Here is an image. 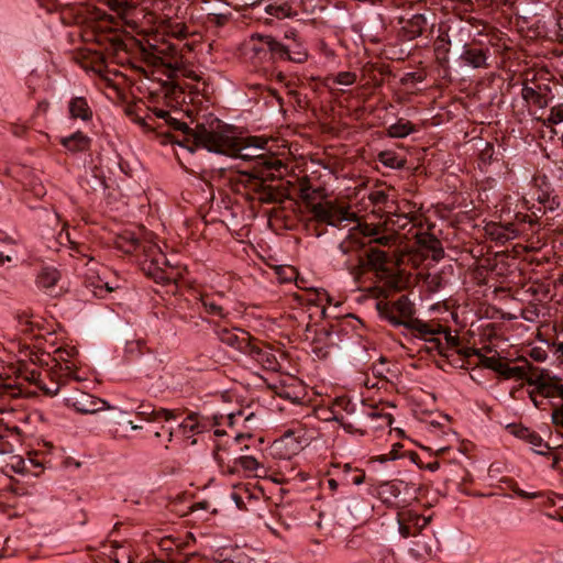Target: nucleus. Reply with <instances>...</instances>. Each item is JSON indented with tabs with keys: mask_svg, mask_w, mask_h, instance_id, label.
I'll return each instance as SVG.
<instances>
[{
	"mask_svg": "<svg viewBox=\"0 0 563 563\" xmlns=\"http://www.w3.org/2000/svg\"><path fill=\"white\" fill-rule=\"evenodd\" d=\"M117 288V286H112L110 285L109 283H102L101 280H99L96 285H95V295L98 296V297H103L104 294H108V292H111L113 291L114 289Z\"/></svg>",
	"mask_w": 563,
	"mask_h": 563,
	"instance_id": "obj_43",
	"label": "nucleus"
},
{
	"mask_svg": "<svg viewBox=\"0 0 563 563\" xmlns=\"http://www.w3.org/2000/svg\"><path fill=\"white\" fill-rule=\"evenodd\" d=\"M59 143L69 153L76 154L87 152L91 146V139L81 131H77L68 136L60 137Z\"/></svg>",
	"mask_w": 563,
	"mask_h": 563,
	"instance_id": "obj_14",
	"label": "nucleus"
},
{
	"mask_svg": "<svg viewBox=\"0 0 563 563\" xmlns=\"http://www.w3.org/2000/svg\"><path fill=\"white\" fill-rule=\"evenodd\" d=\"M540 498L542 499V505L544 507L558 506L559 508L563 509V495L550 493L548 495L542 494V497Z\"/></svg>",
	"mask_w": 563,
	"mask_h": 563,
	"instance_id": "obj_35",
	"label": "nucleus"
},
{
	"mask_svg": "<svg viewBox=\"0 0 563 563\" xmlns=\"http://www.w3.org/2000/svg\"><path fill=\"white\" fill-rule=\"evenodd\" d=\"M444 335V341L439 338H431L429 340V349L435 350L440 355L451 358L454 356V352L459 349L461 340L459 335H453L449 328L443 327L442 333Z\"/></svg>",
	"mask_w": 563,
	"mask_h": 563,
	"instance_id": "obj_12",
	"label": "nucleus"
},
{
	"mask_svg": "<svg viewBox=\"0 0 563 563\" xmlns=\"http://www.w3.org/2000/svg\"><path fill=\"white\" fill-rule=\"evenodd\" d=\"M378 161L386 167L401 169L405 167L406 161L400 158L393 151H383L378 154Z\"/></svg>",
	"mask_w": 563,
	"mask_h": 563,
	"instance_id": "obj_28",
	"label": "nucleus"
},
{
	"mask_svg": "<svg viewBox=\"0 0 563 563\" xmlns=\"http://www.w3.org/2000/svg\"><path fill=\"white\" fill-rule=\"evenodd\" d=\"M402 484V482L400 483H386L383 485V488H384V492L385 493H389L391 496L394 497H398V495L400 494V485Z\"/></svg>",
	"mask_w": 563,
	"mask_h": 563,
	"instance_id": "obj_49",
	"label": "nucleus"
},
{
	"mask_svg": "<svg viewBox=\"0 0 563 563\" xmlns=\"http://www.w3.org/2000/svg\"><path fill=\"white\" fill-rule=\"evenodd\" d=\"M57 354H58L59 358L65 362V367L64 368L62 367V371H65L66 375H69L71 373V371H73V367H74V364H71L69 362V360L67 358L68 356H70V353L67 352V351L58 350Z\"/></svg>",
	"mask_w": 563,
	"mask_h": 563,
	"instance_id": "obj_48",
	"label": "nucleus"
},
{
	"mask_svg": "<svg viewBox=\"0 0 563 563\" xmlns=\"http://www.w3.org/2000/svg\"><path fill=\"white\" fill-rule=\"evenodd\" d=\"M420 243L422 246L431 251L432 258L434 261H440L444 256V250L442 247V244L440 240L434 238L433 235H427L422 239H420Z\"/></svg>",
	"mask_w": 563,
	"mask_h": 563,
	"instance_id": "obj_27",
	"label": "nucleus"
},
{
	"mask_svg": "<svg viewBox=\"0 0 563 563\" xmlns=\"http://www.w3.org/2000/svg\"><path fill=\"white\" fill-rule=\"evenodd\" d=\"M146 252L148 253L147 256L151 257V264L157 271V274L155 275L157 282H169L170 277L165 276L163 271V267L170 265L166 255L156 245H151Z\"/></svg>",
	"mask_w": 563,
	"mask_h": 563,
	"instance_id": "obj_18",
	"label": "nucleus"
},
{
	"mask_svg": "<svg viewBox=\"0 0 563 563\" xmlns=\"http://www.w3.org/2000/svg\"><path fill=\"white\" fill-rule=\"evenodd\" d=\"M560 207V201L556 197H551L547 205H544V208L550 211H554Z\"/></svg>",
	"mask_w": 563,
	"mask_h": 563,
	"instance_id": "obj_58",
	"label": "nucleus"
},
{
	"mask_svg": "<svg viewBox=\"0 0 563 563\" xmlns=\"http://www.w3.org/2000/svg\"><path fill=\"white\" fill-rule=\"evenodd\" d=\"M69 118L89 122L92 119V109L85 97H74L68 103Z\"/></svg>",
	"mask_w": 563,
	"mask_h": 563,
	"instance_id": "obj_17",
	"label": "nucleus"
},
{
	"mask_svg": "<svg viewBox=\"0 0 563 563\" xmlns=\"http://www.w3.org/2000/svg\"><path fill=\"white\" fill-rule=\"evenodd\" d=\"M334 81L339 85L351 86L356 81V75L351 71H341L336 75Z\"/></svg>",
	"mask_w": 563,
	"mask_h": 563,
	"instance_id": "obj_38",
	"label": "nucleus"
},
{
	"mask_svg": "<svg viewBox=\"0 0 563 563\" xmlns=\"http://www.w3.org/2000/svg\"><path fill=\"white\" fill-rule=\"evenodd\" d=\"M137 413L150 421H169L177 418V412L175 410H169L165 408L155 409L151 405L143 404L139 406Z\"/></svg>",
	"mask_w": 563,
	"mask_h": 563,
	"instance_id": "obj_20",
	"label": "nucleus"
},
{
	"mask_svg": "<svg viewBox=\"0 0 563 563\" xmlns=\"http://www.w3.org/2000/svg\"><path fill=\"white\" fill-rule=\"evenodd\" d=\"M218 338L224 344L232 346L243 353L250 354L253 358L262 363L271 364L272 354L250 343V334L240 329L219 328Z\"/></svg>",
	"mask_w": 563,
	"mask_h": 563,
	"instance_id": "obj_4",
	"label": "nucleus"
},
{
	"mask_svg": "<svg viewBox=\"0 0 563 563\" xmlns=\"http://www.w3.org/2000/svg\"><path fill=\"white\" fill-rule=\"evenodd\" d=\"M388 254L378 247L371 246L365 257L357 255V263L355 265H347L351 275L358 277L366 271H373L379 278H387V284L390 287L397 288L398 277L388 267Z\"/></svg>",
	"mask_w": 563,
	"mask_h": 563,
	"instance_id": "obj_2",
	"label": "nucleus"
},
{
	"mask_svg": "<svg viewBox=\"0 0 563 563\" xmlns=\"http://www.w3.org/2000/svg\"><path fill=\"white\" fill-rule=\"evenodd\" d=\"M336 406L342 407V409L347 413H353L355 409V405L352 404L351 400L346 398H338Z\"/></svg>",
	"mask_w": 563,
	"mask_h": 563,
	"instance_id": "obj_50",
	"label": "nucleus"
},
{
	"mask_svg": "<svg viewBox=\"0 0 563 563\" xmlns=\"http://www.w3.org/2000/svg\"><path fill=\"white\" fill-rule=\"evenodd\" d=\"M489 48H484L471 44H465L463 46V52L460 55V59L467 66L472 68H488L489 64L487 63L489 57Z\"/></svg>",
	"mask_w": 563,
	"mask_h": 563,
	"instance_id": "obj_11",
	"label": "nucleus"
},
{
	"mask_svg": "<svg viewBox=\"0 0 563 563\" xmlns=\"http://www.w3.org/2000/svg\"><path fill=\"white\" fill-rule=\"evenodd\" d=\"M195 416L189 415L180 424L184 429H189L190 431H198V424L195 423Z\"/></svg>",
	"mask_w": 563,
	"mask_h": 563,
	"instance_id": "obj_51",
	"label": "nucleus"
},
{
	"mask_svg": "<svg viewBox=\"0 0 563 563\" xmlns=\"http://www.w3.org/2000/svg\"><path fill=\"white\" fill-rule=\"evenodd\" d=\"M154 114L157 117V118H161V119H164L166 122L169 120L170 118V114L168 111L166 110H163V109H157L155 110Z\"/></svg>",
	"mask_w": 563,
	"mask_h": 563,
	"instance_id": "obj_63",
	"label": "nucleus"
},
{
	"mask_svg": "<svg viewBox=\"0 0 563 563\" xmlns=\"http://www.w3.org/2000/svg\"><path fill=\"white\" fill-rule=\"evenodd\" d=\"M529 385L537 386V391L541 398H562L563 384L558 376H550L543 372L529 378Z\"/></svg>",
	"mask_w": 563,
	"mask_h": 563,
	"instance_id": "obj_8",
	"label": "nucleus"
},
{
	"mask_svg": "<svg viewBox=\"0 0 563 563\" xmlns=\"http://www.w3.org/2000/svg\"><path fill=\"white\" fill-rule=\"evenodd\" d=\"M253 87L260 91L261 97H263L265 99L275 98L279 106L283 104V99L276 89L261 85V84L254 85Z\"/></svg>",
	"mask_w": 563,
	"mask_h": 563,
	"instance_id": "obj_36",
	"label": "nucleus"
},
{
	"mask_svg": "<svg viewBox=\"0 0 563 563\" xmlns=\"http://www.w3.org/2000/svg\"><path fill=\"white\" fill-rule=\"evenodd\" d=\"M487 234L495 241L505 243L517 238L518 232L512 223L506 225L489 223L486 225Z\"/></svg>",
	"mask_w": 563,
	"mask_h": 563,
	"instance_id": "obj_19",
	"label": "nucleus"
},
{
	"mask_svg": "<svg viewBox=\"0 0 563 563\" xmlns=\"http://www.w3.org/2000/svg\"><path fill=\"white\" fill-rule=\"evenodd\" d=\"M416 132L415 125L410 121L398 120L387 129V135L394 139H402Z\"/></svg>",
	"mask_w": 563,
	"mask_h": 563,
	"instance_id": "obj_24",
	"label": "nucleus"
},
{
	"mask_svg": "<svg viewBox=\"0 0 563 563\" xmlns=\"http://www.w3.org/2000/svg\"><path fill=\"white\" fill-rule=\"evenodd\" d=\"M159 545L164 551H174L178 550L181 543L175 538L167 537L161 541Z\"/></svg>",
	"mask_w": 563,
	"mask_h": 563,
	"instance_id": "obj_42",
	"label": "nucleus"
},
{
	"mask_svg": "<svg viewBox=\"0 0 563 563\" xmlns=\"http://www.w3.org/2000/svg\"><path fill=\"white\" fill-rule=\"evenodd\" d=\"M263 45L272 53L274 58L301 64L308 58V51L298 37L292 42L280 43L271 35L261 36Z\"/></svg>",
	"mask_w": 563,
	"mask_h": 563,
	"instance_id": "obj_6",
	"label": "nucleus"
},
{
	"mask_svg": "<svg viewBox=\"0 0 563 563\" xmlns=\"http://www.w3.org/2000/svg\"><path fill=\"white\" fill-rule=\"evenodd\" d=\"M322 189L321 188H313L308 179H303L300 181L299 185V195L300 198L306 203L308 210L310 211V208L312 205H317L314 200L318 196H320Z\"/></svg>",
	"mask_w": 563,
	"mask_h": 563,
	"instance_id": "obj_23",
	"label": "nucleus"
},
{
	"mask_svg": "<svg viewBox=\"0 0 563 563\" xmlns=\"http://www.w3.org/2000/svg\"><path fill=\"white\" fill-rule=\"evenodd\" d=\"M481 355V351L478 349H475V347H463V349H457L455 352H454V356H457L459 360L462 362L459 366L460 367H464V361L465 360H468L471 356H479Z\"/></svg>",
	"mask_w": 563,
	"mask_h": 563,
	"instance_id": "obj_37",
	"label": "nucleus"
},
{
	"mask_svg": "<svg viewBox=\"0 0 563 563\" xmlns=\"http://www.w3.org/2000/svg\"><path fill=\"white\" fill-rule=\"evenodd\" d=\"M37 386L49 396H55L59 391L60 385L57 382H51L49 385L45 384L41 378L37 382Z\"/></svg>",
	"mask_w": 563,
	"mask_h": 563,
	"instance_id": "obj_40",
	"label": "nucleus"
},
{
	"mask_svg": "<svg viewBox=\"0 0 563 563\" xmlns=\"http://www.w3.org/2000/svg\"><path fill=\"white\" fill-rule=\"evenodd\" d=\"M563 462V455L560 456V455H554L553 459H552V464H551V467L553 470H560L561 466H560V463Z\"/></svg>",
	"mask_w": 563,
	"mask_h": 563,
	"instance_id": "obj_64",
	"label": "nucleus"
},
{
	"mask_svg": "<svg viewBox=\"0 0 563 563\" xmlns=\"http://www.w3.org/2000/svg\"><path fill=\"white\" fill-rule=\"evenodd\" d=\"M357 228L363 236L374 239L378 234V229L376 227L357 223Z\"/></svg>",
	"mask_w": 563,
	"mask_h": 563,
	"instance_id": "obj_47",
	"label": "nucleus"
},
{
	"mask_svg": "<svg viewBox=\"0 0 563 563\" xmlns=\"http://www.w3.org/2000/svg\"><path fill=\"white\" fill-rule=\"evenodd\" d=\"M352 472V467L350 464H345L343 466V477L341 478L342 484L344 485H361L364 483L365 479V473L361 470H354V474L350 475Z\"/></svg>",
	"mask_w": 563,
	"mask_h": 563,
	"instance_id": "obj_30",
	"label": "nucleus"
},
{
	"mask_svg": "<svg viewBox=\"0 0 563 563\" xmlns=\"http://www.w3.org/2000/svg\"><path fill=\"white\" fill-rule=\"evenodd\" d=\"M59 279V272L56 268L45 267L37 276V285L43 288H51L56 285Z\"/></svg>",
	"mask_w": 563,
	"mask_h": 563,
	"instance_id": "obj_26",
	"label": "nucleus"
},
{
	"mask_svg": "<svg viewBox=\"0 0 563 563\" xmlns=\"http://www.w3.org/2000/svg\"><path fill=\"white\" fill-rule=\"evenodd\" d=\"M311 220L318 223L341 227L343 222H357L351 207L338 200H322L310 208Z\"/></svg>",
	"mask_w": 563,
	"mask_h": 563,
	"instance_id": "obj_3",
	"label": "nucleus"
},
{
	"mask_svg": "<svg viewBox=\"0 0 563 563\" xmlns=\"http://www.w3.org/2000/svg\"><path fill=\"white\" fill-rule=\"evenodd\" d=\"M353 247H354V241H352V240H345L339 244V250L343 254H349Z\"/></svg>",
	"mask_w": 563,
	"mask_h": 563,
	"instance_id": "obj_56",
	"label": "nucleus"
},
{
	"mask_svg": "<svg viewBox=\"0 0 563 563\" xmlns=\"http://www.w3.org/2000/svg\"><path fill=\"white\" fill-rule=\"evenodd\" d=\"M479 358V365L485 367V368H488V369H492L494 372H496L497 374H501V369H503V366H504V362L503 360L498 356H486L484 354L481 353V355L478 356Z\"/></svg>",
	"mask_w": 563,
	"mask_h": 563,
	"instance_id": "obj_32",
	"label": "nucleus"
},
{
	"mask_svg": "<svg viewBox=\"0 0 563 563\" xmlns=\"http://www.w3.org/2000/svg\"><path fill=\"white\" fill-rule=\"evenodd\" d=\"M415 214L410 213H396L394 218L390 219L393 225H396L399 229H406L413 220Z\"/></svg>",
	"mask_w": 563,
	"mask_h": 563,
	"instance_id": "obj_34",
	"label": "nucleus"
},
{
	"mask_svg": "<svg viewBox=\"0 0 563 563\" xmlns=\"http://www.w3.org/2000/svg\"><path fill=\"white\" fill-rule=\"evenodd\" d=\"M19 325H20L21 332H23V333H30L33 330L32 322L30 320H27V318H25V317L19 318Z\"/></svg>",
	"mask_w": 563,
	"mask_h": 563,
	"instance_id": "obj_55",
	"label": "nucleus"
},
{
	"mask_svg": "<svg viewBox=\"0 0 563 563\" xmlns=\"http://www.w3.org/2000/svg\"><path fill=\"white\" fill-rule=\"evenodd\" d=\"M336 422L340 423V426L347 432L352 433L354 432V427L352 423L345 422L344 418L342 416H334L333 418Z\"/></svg>",
	"mask_w": 563,
	"mask_h": 563,
	"instance_id": "obj_57",
	"label": "nucleus"
},
{
	"mask_svg": "<svg viewBox=\"0 0 563 563\" xmlns=\"http://www.w3.org/2000/svg\"><path fill=\"white\" fill-rule=\"evenodd\" d=\"M539 372L540 371L537 367H533L529 362H526L520 366H510L508 363L504 362L500 376H503L505 379L515 378L526 380L529 384V378L531 376L538 375Z\"/></svg>",
	"mask_w": 563,
	"mask_h": 563,
	"instance_id": "obj_15",
	"label": "nucleus"
},
{
	"mask_svg": "<svg viewBox=\"0 0 563 563\" xmlns=\"http://www.w3.org/2000/svg\"><path fill=\"white\" fill-rule=\"evenodd\" d=\"M346 508L354 519H360L367 514V505L357 496L347 498Z\"/></svg>",
	"mask_w": 563,
	"mask_h": 563,
	"instance_id": "obj_29",
	"label": "nucleus"
},
{
	"mask_svg": "<svg viewBox=\"0 0 563 563\" xmlns=\"http://www.w3.org/2000/svg\"><path fill=\"white\" fill-rule=\"evenodd\" d=\"M372 372L376 377L386 378V373L388 369L386 368L385 358L382 357L379 364H374L372 366Z\"/></svg>",
	"mask_w": 563,
	"mask_h": 563,
	"instance_id": "obj_46",
	"label": "nucleus"
},
{
	"mask_svg": "<svg viewBox=\"0 0 563 563\" xmlns=\"http://www.w3.org/2000/svg\"><path fill=\"white\" fill-rule=\"evenodd\" d=\"M554 354L558 360H563V342H553Z\"/></svg>",
	"mask_w": 563,
	"mask_h": 563,
	"instance_id": "obj_59",
	"label": "nucleus"
},
{
	"mask_svg": "<svg viewBox=\"0 0 563 563\" xmlns=\"http://www.w3.org/2000/svg\"><path fill=\"white\" fill-rule=\"evenodd\" d=\"M399 533L404 538H408L412 534L410 531V527L405 525L402 521H399Z\"/></svg>",
	"mask_w": 563,
	"mask_h": 563,
	"instance_id": "obj_62",
	"label": "nucleus"
},
{
	"mask_svg": "<svg viewBox=\"0 0 563 563\" xmlns=\"http://www.w3.org/2000/svg\"><path fill=\"white\" fill-rule=\"evenodd\" d=\"M272 176V172L261 174L240 173L236 177V185L254 191L262 203H275L282 200V195L279 190L266 184V180Z\"/></svg>",
	"mask_w": 563,
	"mask_h": 563,
	"instance_id": "obj_5",
	"label": "nucleus"
},
{
	"mask_svg": "<svg viewBox=\"0 0 563 563\" xmlns=\"http://www.w3.org/2000/svg\"><path fill=\"white\" fill-rule=\"evenodd\" d=\"M377 309L380 316L387 319L393 325H404L407 321L402 319H409L415 312L412 302L407 296L399 297L396 301L389 306L388 303L378 302Z\"/></svg>",
	"mask_w": 563,
	"mask_h": 563,
	"instance_id": "obj_7",
	"label": "nucleus"
},
{
	"mask_svg": "<svg viewBox=\"0 0 563 563\" xmlns=\"http://www.w3.org/2000/svg\"><path fill=\"white\" fill-rule=\"evenodd\" d=\"M550 124H559L563 122V104H559L553 107L550 111V114L547 119Z\"/></svg>",
	"mask_w": 563,
	"mask_h": 563,
	"instance_id": "obj_39",
	"label": "nucleus"
},
{
	"mask_svg": "<svg viewBox=\"0 0 563 563\" xmlns=\"http://www.w3.org/2000/svg\"><path fill=\"white\" fill-rule=\"evenodd\" d=\"M404 325L408 329L416 331L428 343L431 338H437L443 331V327L439 323H430L419 319L407 320Z\"/></svg>",
	"mask_w": 563,
	"mask_h": 563,
	"instance_id": "obj_16",
	"label": "nucleus"
},
{
	"mask_svg": "<svg viewBox=\"0 0 563 563\" xmlns=\"http://www.w3.org/2000/svg\"><path fill=\"white\" fill-rule=\"evenodd\" d=\"M394 241H395V238H394V235H390V234L389 235H380V236L376 235L372 240V242H374L376 244H379V245H384V246L390 245L391 242H394Z\"/></svg>",
	"mask_w": 563,
	"mask_h": 563,
	"instance_id": "obj_53",
	"label": "nucleus"
},
{
	"mask_svg": "<svg viewBox=\"0 0 563 563\" xmlns=\"http://www.w3.org/2000/svg\"><path fill=\"white\" fill-rule=\"evenodd\" d=\"M521 96L523 100L527 102H531L539 108H545L549 103L548 98L541 91V86H538V88L530 87L528 85H525L521 89Z\"/></svg>",
	"mask_w": 563,
	"mask_h": 563,
	"instance_id": "obj_22",
	"label": "nucleus"
},
{
	"mask_svg": "<svg viewBox=\"0 0 563 563\" xmlns=\"http://www.w3.org/2000/svg\"><path fill=\"white\" fill-rule=\"evenodd\" d=\"M238 466H241L245 472H254L256 476H262L258 472L263 471L265 473V467L257 462V460L250 455H242L235 457L233 461V465H229V472L235 473L238 471Z\"/></svg>",
	"mask_w": 563,
	"mask_h": 563,
	"instance_id": "obj_21",
	"label": "nucleus"
},
{
	"mask_svg": "<svg viewBox=\"0 0 563 563\" xmlns=\"http://www.w3.org/2000/svg\"><path fill=\"white\" fill-rule=\"evenodd\" d=\"M67 401L77 412L84 415L96 413L106 408H109L103 399L97 398L86 393H80L74 397H70Z\"/></svg>",
	"mask_w": 563,
	"mask_h": 563,
	"instance_id": "obj_10",
	"label": "nucleus"
},
{
	"mask_svg": "<svg viewBox=\"0 0 563 563\" xmlns=\"http://www.w3.org/2000/svg\"><path fill=\"white\" fill-rule=\"evenodd\" d=\"M511 490L520 498L523 499H536L542 497V493H528L521 489L517 484L511 485Z\"/></svg>",
	"mask_w": 563,
	"mask_h": 563,
	"instance_id": "obj_41",
	"label": "nucleus"
},
{
	"mask_svg": "<svg viewBox=\"0 0 563 563\" xmlns=\"http://www.w3.org/2000/svg\"><path fill=\"white\" fill-rule=\"evenodd\" d=\"M224 452H225L224 450L218 448L214 451V453H213V456H214L216 461L219 463L220 466H222L224 464V462H225V459H224V455H223Z\"/></svg>",
	"mask_w": 563,
	"mask_h": 563,
	"instance_id": "obj_61",
	"label": "nucleus"
},
{
	"mask_svg": "<svg viewBox=\"0 0 563 563\" xmlns=\"http://www.w3.org/2000/svg\"><path fill=\"white\" fill-rule=\"evenodd\" d=\"M529 396H530V399L532 400L533 405L537 407V408H541L542 405H543V400L545 398H541L540 394L537 391V386H534V389H532L530 393H529Z\"/></svg>",
	"mask_w": 563,
	"mask_h": 563,
	"instance_id": "obj_54",
	"label": "nucleus"
},
{
	"mask_svg": "<svg viewBox=\"0 0 563 563\" xmlns=\"http://www.w3.org/2000/svg\"><path fill=\"white\" fill-rule=\"evenodd\" d=\"M266 12L277 19L289 18L292 15L291 7L288 4H269L266 8Z\"/></svg>",
	"mask_w": 563,
	"mask_h": 563,
	"instance_id": "obj_33",
	"label": "nucleus"
},
{
	"mask_svg": "<svg viewBox=\"0 0 563 563\" xmlns=\"http://www.w3.org/2000/svg\"><path fill=\"white\" fill-rule=\"evenodd\" d=\"M411 24L418 29V34H421L422 27L426 24V18L422 14H416L411 19Z\"/></svg>",
	"mask_w": 563,
	"mask_h": 563,
	"instance_id": "obj_52",
	"label": "nucleus"
},
{
	"mask_svg": "<svg viewBox=\"0 0 563 563\" xmlns=\"http://www.w3.org/2000/svg\"><path fill=\"white\" fill-rule=\"evenodd\" d=\"M141 246L142 243L135 236H131L129 240H126V245L120 244V247L123 249L126 253H132L139 250Z\"/></svg>",
	"mask_w": 563,
	"mask_h": 563,
	"instance_id": "obj_45",
	"label": "nucleus"
},
{
	"mask_svg": "<svg viewBox=\"0 0 563 563\" xmlns=\"http://www.w3.org/2000/svg\"><path fill=\"white\" fill-rule=\"evenodd\" d=\"M201 303L205 308V311L219 319H224L227 317V312L223 307L218 302V299L213 296L205 295L201 297Z\"/></svg>",
	"mask_w": 563,
	"mask_h": 563,
	"instance_id": "obj_25",
	"label": "nucleus"
},
{
	"mask_svg": "<svg viewBox=\"0 0 563 563\" xmlns=\"http://www.w3.org/2000/svg\"><path fill=\"white\" fill-rule=\"evenodd\" d=\"M510 432L518 439L532 445L533 451L540 455H548L551 446L536 432L520 424L508 426Z\"/></svg>",
	"mask_w": 563,
	"mask_h": 563,
	"instance_id": "obj_9",
	"label": "nucleus"
},
{
	"mask_svg": "<svg viewBox=\"0 0 563 563\" xmlns=\"http://www.w3.org/2000/svg\"><path fill=\"white\" fill-rule=\"evenodd\" d=\"M210 123H211V119L207 120L205 122L197 123L196 126L192 129V128H189L187 125V123L181 122V121H179V120H177L175 118H172V117L167 121V124L173 130L181 131L184 133V140L183 141H177V143L180 144V145L183 143H187L188 144L187 147L191 152H194V146L195 147L203 148L202 143H200L197 140H195V134H196V132L198 131L199 128L206 126V125H210Z\"/></svg>",
	"mask_w": 563,
	"mask_h": 563,
	"instance_id": "obj_13",
	"label": "nucleus"
},
{
	"mask_svg": "<svg viewBox=\"0 0 563 563\" xmlns=\"http://www.w3.org/2000/svg\"><path fill=\"white\" fill-rule=\"evenodd\" d=\"M366 416L371 419H382L386 426H390L393 422V417L389 413L378 412L375 408H372Z\"/></svg>",
	"mask_w": 563,
	"mask_h": 563,
	"instance_id": "obj_44",
	"label": "nucleus"
},
{
	"mask_svg": "<svg viewBox=\"0 0 563 563\" xmlns=\"http://www.w3.org/2000/svg\"><path fill=\"white\" fill-rule=\"evenodd\" d=\"M551 197H552V196H551V192H549V191H547V190H542V191L538 195L537 200H538V202H539V203H541V205H543V206H544V205H547V203H548V201L550 200V198H551Z\"/></svg>",
	"mask_w": 563,
	"mask_h": 563,
	"instance_id": "obj_60",
	"label": "nucleus"
},
{
	"mask_svg": "<svg viewBox=\"0 0 563 563\" xmlns=\"http://www.w3.org/2000/svg\"><path fill=\"white\" fill-rule=\"evenodd\" d=\"M410 554L418 560H423L431 555V547L427 544L423 537L413 542V547L409 550Z\"/></svg>",
	"mask_w": 563,
	"mask_h": 563,
	"instance_id": "obj_31",
	"label": "nucleus"
},
{
	"mask_svg": "<svg viewBox=\"0 0 563 563\" xmlns=\"http://www.w3.org/2000/svg\"><path fill=\"white\" fill-rule=\"evenodd\" d=\"M195 140L211 153L252 162V170L246 173L261 174L278 170L283 166L280 159L266 151V140L256 136L236 137L217 118L211 119L210 125L199 128Z\"/></svg>",
	"mask_w": 563,
	"mask_h": 563,
	"instance_id": "obj_1",
	"label": "nucleus"
}]
</instances>
